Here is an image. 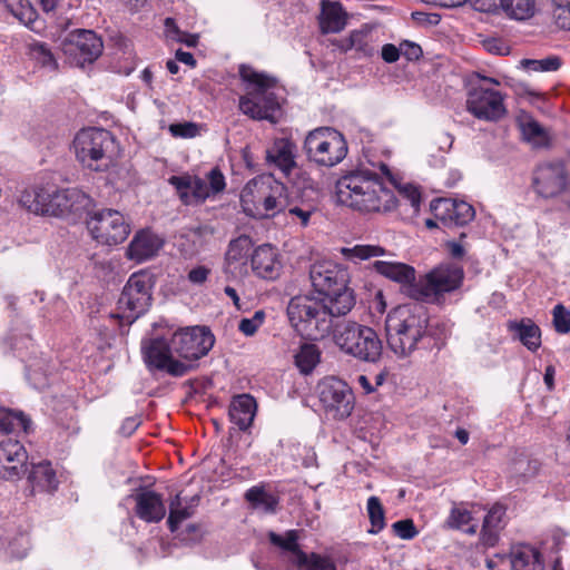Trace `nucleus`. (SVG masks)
Listing matches in <instances>:
<instances>
[{"label": "nucleus", "mask_w": 570, "mask_h": 570, "mask_svg": "<svg viewBox=\"0 0 570 570\" xmlns=\"http://www.w3.org/2000/svg\"><path fill=\"white\" fill-rule=\"evenodd\" d=\"M268 539L272 544L283 549L291 553L289 561L296 566L297 563V554L298 552H303L297 543V532L295 530H291L286 532V537H282L273 531L268 533Z\"/></svg>", "instance_id": "43"}, {"label": "nucleus", "mask_w": 570, "mask_h": 570, "mask_svg": "<svg viewBox=\"0 0 570 570\" xmlns=\"http://www.w3.org/2000/svg\"><path fill=\"white\" fill-rule=\"evenodd\" d=\"M163 246V240L148 230H141L135 235L128 246V257L137 262H144L154 257Z\"/></svg>", "instance_id": "27"}, {"label": "nucleus", "mask_w": 570, "mask_h": 570, "mask_svg": "<svg viewBox=\"0 0 570 570\" xmlns=\"http://www.w3.org/2000/svg\"><path fill=\"white\" fill-rule=\"evenodd\" d=\"M468 2L474 10L490 13L502 8L503 0H468Z\"/></svg>", "instance_id": "64"}, {"label": "nucleus", "mask_w": 570, "mask_h": 570, "mask_svg": "<svg viewBox=\"0 0 570 570\" xmlns=\"http://www.w3.org/2000/svg\"><path fill=\"white\" fill-rule=\"evenodd\" d=\"M4 6L21 23L35 29L38 14L29 0H4Z\"/></svg>", "instance_id": "38"}, {"label": "nucleus", "mask_w": 570, "mask_h": 570, "mask_svg": "<svg viewBox=\"0 0 570 570\" xmlns=\"http://www.w3.org/2000/svg\"><path fill=\"white\" fill-rule=\"evenodd\" d=\"M293 195L294 191H289L273 175H261L246 184L240 200L247 215L263 219L285 213Z\"/></svg>", "instance_id": "3"}, {"label": "nucleus", "mask_w": 570, "mask_h": 570, "mask_svg": "<svg viewBox=\"0 0 570 570\" xmlns=\"http://www.w3.org/2000/svg\"><path fill=\"white\" fill-rule=\"evenodd\" d=\"M554 23L563 30H570V0H551Z\"/></svg>", "instance_id": "50"}, {"label": "nucleus", "mask_w": 570, "mask_h": 570, "mask_svg": "<svg viewBox=\"0 0 570 570\" xmlns=\"http://www.w3.org/2000/svg\"><path fill=\"white\" fill-rule=\"evenodd\" d=\"M569 174L561 161H549L537 166L532 184L538 195L550 198L561 194L568 184Z\"/></svg>", "instance_id": "17"}, {"label": "nucleus", "mask_w": 570, "mask_h": 570, "mask_svg": "<svg viewBox=\"0 0 570 570\" xmlns=\"http://www.w3.org/2000/svg\"><path fill=\"white\" fill-rule=\"evenodd\" d=\"M252 246V239L246 235L230 240L225 254V272L233 273L237 265H245Z\"/></svg>", "instance_id": "33"}, {"label": "nucleus", "mask_w": 570, "mask_h": 570, "mask_svg": "<svg viewBox=\"0 0 570 570\" xmlns=\"http://www.w3.org/2000/svg\"><path fill=\"white\" fill-rule=\"evenodd\" d=\"M367 513L371 522L368 533L376 534L385 527V512L377 497H370L367 500Z\"/></svg>", "instance_id": "45"}, {"label": "nucleus", "mask_w": 570, "mask_h": 570, "mask_svg": "<svg viewBox=\"0 0 570 570\" xmlns=\"http://www.w3.org/2000/svg\"><path fill=\"white\" fill-rule=\"evenodd\" d=\"M303 149L309 161L321 167H334L347 155V142L343 134L331 127L309 131Z\"/></svg>", "instance_id": "8"}, {"label": "nucleus", "mask_w": 570, "mask_h": 570, "mask_svg": "<svg viewBox=\"0 0 570 570\" xmlns=\"http://www.w3.org/2000/svg\"><path fill=\"white\" fill-rule=\"evenodd\" d=\"M318 392H352V387L342 379L330 375L323 377L317 384Z\"/></svg>", "instance_id": "57"}, {"label": "nucleus", "mask_w": 570, "mask_h": 570, "mask_svg": "<svg viewBox=\"0 0 570 570\" xmlns=\"http://www.w3.org/2000/svg\"><path fill=\"white\" fill-rule=\"evenodd\" d=\"M428 324V308L419 301L393 308L385 321L389 346L400 356L409 355L425 335Z\"/></svg>", "instance_id": "2"}, {"label": "nucleus", "mask_w": 570, "mask_h": 570, "mask_svg": "<svg viewBox=\"0 0 570 570\" xmlns=\"http://www.w3.org/2000/svg\"><path fill=\"white\" fill-rule=\"evenodd\" d=\"M352 46H354V50L362 57H372L375 53L370 31H352Z\"/></svg>", "instance_id": "49"}, {"label": "nucleus", "mask_w": 570, "mask_h": 570, "mask_svg": "<svg viewBox=\"0 0 570 570\" xmlns=\"http://www.w3.org/2000/svg\"><path fill=\"white\" fill-rule=\"evenodd\" d=\"M553 326L557 333L567 334L570 332V311L562 304L553 307Z\"/></svg>", "instance_id": "55"}, {"label": "nucleus", "mask_w": 570, "mask_h": 570, "mask_svg": "<svg viewBox=\"0 0 570 570\" xmlns=\"http://www.w3.org/2000/svg\"><path fill=\"white\" fill-rule=\"evenodd\" d=\"M508 331L530 352H537L540 348L541 330L531 318L523 317L520 321H510Z\"/></svg>", "instance_id": "28"}, {"label": "nucleus", "mask_w": 570, "mask_h": 570, "mask_svg": "<svg viewBox=\"0 0 570 570\" xmlns=\"http://www.w3.org/2000/svg\"><path fill=\"white\" fill-rule=\"evenodd\" d=\"M245 499L253 505V508L262 509L264 512L268 513L275 512L278 505V499L274 494L268 493L263 488L258 487L248 489L245 493Z\"/></svg>", "instance_id": "40"}, {"label": "nucleus", "mask_w": 570, "mask_h": 570, "mask_svg": "<svg viewBox=\"0 0 570 570\" xmlns=\"http://www.w3.org/2000/svg\"><path fill=\"white\" fill-rule=\"evenodd\" d=\"M226 188L225 176L218 167L213 168L205 179V193L208 194V198L220 194Z\"/></svg>", "instance_id": "51"}, {"label": "nucleus", "mask_w": 570, "mask_h": 570, "mask_svg": "<svg viewBox=\"0 0 570 570\" xmlns=\"http://www.w3.org/2000/svg\"><path fill=\"white\" fill-rule=\"evenodd\" d=\"M136 514L148 523H157L166 515V507L163 497L149 490H142L135 497Z\"/></svg>", "instance_id": "25"}, {"label": "nucleus", "mask_w": 570, "mask_h": 570, "mask_svg": "<svg viewBox=\"0 0 570 570\" xmlns=\"http://www.w3.org/2000/svg\"><path fill=\"white\" fill-rule=\"evenodd\" d=\"M541 463L525 454H518L511 462L510 471L515 478L530 479L537 475Z\"/></svg>", "instance_id": "42"}, {"label": "nucleus", "mask_w": 570, "mask_h": 570, "mask_svg": "<svg viewBox=\"0 0 570 570\" xmlns=\"http://www.w3.org/2000/svg\"><path fill=\"white\" fill-rule=\"evenodd\" d=\"M394 533L404 540L413 539L417 534V530L412 519H404L392 524Z\"/></svg>", "instance_id": "60"}, {"label": "nucleus", "mask_w": 570, "mask_h": 570, "mask_svg": "<svg viewBox=\"0 0 570 570\" xmlns=\"http://www.w3.org/2000/svg\"><path fill=\"white\" fill-rule=\"evenodd\" d=\"M335 344L346 354L375 363L382 355V342L376 332L356 322L337 324L333 330Z\"/></svg>", "instance_id": "7"}, {"label": "nucleus", "mask_w": 570, "mask_h": 570, "mask_svg": "<svg viewBox=\"0 0 570 570\" xmlns=\"http://www.w3.org/2000/svg\"><path fill=\"white\" fill-rule=\"evenodd\" d=\"M400 48L401 55L405 57L409 61H416L423 55L421 46L410 40L402 41L400 43Z\"/></svg>", "instance_id": "62"}, {"label": "nucleus", "mask_w": 570, "mask_h": 570, "mask_svg": "<svg viewBox=\"0 0 570 570\" xmlns=\"http://www.w3.org/2000/svg\"><path fill=\"white\" fill-rule=\"evenodd\" d=\"M323 304L326 306V311L330 320L333 322V317L344 316L351 312L355 305V296L353 289L347 284H344L343 288L338 287V291H334L322 297Z\"/></svg>", "instance_id": "29"}, {"label": "nucleus", "mask_w": 570, "mask_h": 570, "mask_svg": "<svg viewBox=\"0 0 570 570\" xmlns=\"http://www.w3.org/2000/svg\"><path fill=\"white\" fill-rule=\"evenodd\" d=\"M104 43L92 30L78 29L70 32L61 42L62 52L79 66L91 63L102 53Z\"/></svg>", "instance_id": "13"}, {"label": "nucleus", "mask_w": 570, "mask_h": 570, "mask_svg": "<svg viewBox=\"0 0 570 570\" xmlns=\"http://www.w3.org/2000/svg\"><path fill=\"white\" fill-rule=\"evenodd\" d=\"M336 196L341 204L364 213L390 212L397 203L393 190L368 169H357L341 177L336 183Z\"/></svg>", "instance_id": "1"}, {"label": "nucleus", "mask_w": 570, "mask_h": 570, "mask_svg": "<svg viewBox=\"0 0 570 570\" xmlns=\"http://www.w3.org/2000/svg\"><path fill=\"white\" fill-rule=\"evenodd\" d=\"M522 132L527 140L538 147H547L550 142L547 130L535 120H529L522 125Z\"/></svg>", "instance_id": "46"}, {"label": "nucleus", "mask_w": 570, "mask_h": 570, "mask_svg": "<svg viewBox=\"0 0 570 570\" xmlns=\"http://www.w3.org/2000/svg\"><path fill=\"white\" fill-rule=\"evenodd\" d=\"M144 360L148 367L166 371L174 376H181L191 367L181 361L174 360L171 341L167 342L163 337L151 338L142 343L141 346Z\"/></svg>", "instance_id": "15"}, {"label": "nucleus", "mask_w": 570, "mask_h": 570, "mask_svg": "<svg viewBox=\"0 0 570 570\" xmlns=\"http://www.w3.org/2000/svg\"><path fill=\"white\" fill-rule=\"evenodd\" d=\"M502 10L515 20H527L534 16V0H503Z\"/></svg>", "instance_id": "41"}, {"label": "nucleus", "mask_w": 570, "mask_h": 570, "mask_svg": "<svg viewBox=\"0 0 570 570\" xmlns=\"http://www.w3.org/2000/svg\"><path fill=\"white\" fill-rule=\"evenodd\" d=\"M49 197L45 206V215L57 217L81 216L92 204V199L77 188H48Z\"/></svg>", "instance_id": "14"}, {"label": "nucleus", "mask_w": 570, "mask_h": 570, "mask_svg": "<svg viewBox=\"0 0 570 570\" xmlns=\"http://www.w3.org/2000/svg\"><path fill=\"white\" fill-rule=\"evenodd\" d=\"M309 278L314 289L324 297L338 287L343 288L348 283V273L333 262L323 261L311 266Z\"/></svg>", "instance_id": "18"}, {"label": "nucleus", "mask_w": 570, "mask_h": 570, "mask_svg": "<svg viewBox=\"0 0 570 570\" xmlns=\"http://www.w3.org/2000/svg\"><path fill=\"white\" fill-rule=\"evenodd\" d=\"M505 509L501 504H495L484 517L481 530V540L484 546L494 547L499 540V531L502 528V518Z\"/></svg>", "instance_id": "34"}, {"label": "nucleus", "mask_w": 570, "mask_h": 570, "mask_svg": "<svg viewBox=\"0 0 570 570\" xmlns=\"http://www.w3.org/2000/svg\"><path fill=\"white\" fill-rule=\"evenodd\" d=\"M151 284L146 274L135 273L127 281L118 299L117 317L134 323L151 304Z\"/></svg>", "instance_id": "9"}, {"label": "nucleus", "mask_w": 570, "mask_h": 570, "mask_svg": "<svg viewBox=\"0 0 570 570\" xmlns=\"http://www.w3.org/2000/svg\"><path fill=\"white\" fill-rule=\"evenodd\" d=\"M266 160L278 167L285 175H289L296 166L294 144L286 139L275 141L273 147L267 150Z\"/></svg>", "instance_id": "31"}, {"label": "nucleus", "mask_w": 570, "mask_h": 570, "mask_svg": "<svg viewBox=\"0 0 570 570\" xmlns=\"http://www.w3.org/2000/svg\"><path fill=\"white\" fill-rule=\"evenodd\" d=\"M512 570H543L539 551L530 546H519L511 552Z\"/></svg>", "instance_id": "35"}, {"label": "nucleus", "mask_w": 570, "mask_h": 570, "mask_svg": "<svg viewBox=\"0 0 570 570\" xmlns=\"http://www.w3.org/2000/svg\"><path fill=\"white\" fill-rule=\"evenodd\" d=\"M295 365L302 374H309L320 363L321 352L315 344L305 343L295 354Z\"/></svg>", "instance_id": "37"}, {"label": "nucleus", "mask_w": 570, "mask_h": 570, "mask_svg": "<svg viewBox=\"0 0 570 570\" xmlns=\"http://www.w3.org/2000/svg\"><path fill=\"white\" fill-rule=\"evenodd\" d=\"M73 149L82 166L95 171H104L115 160L116 139L106 129L86 128L76 135Z\"/></svg>", "instance_id": "6"}, {"label": "nucleus", "mask_w": 570, "mask_h": 570, "mask_svg": "<svg viewBox=\"0 0 570 570\" xmlns=\"http://www.w3.org/2000/svg\"><path fill=\"white\" fill-rule=\"evenodd\" d=\"M257 411V402L252 394H235L230 401L228 415L240 431L248 430Z\"/></svg>", "instance_id": "26"}, {"label": "nucleus", "mask_w": 570, "mask_h": 570, "mask_svg": "<svg viewBox=\"0 0 570 570\" xmlns=\"http://www.w3.org/2000/svg\"><path fill=\"white\" fill-rule=\"evenodd\" d=\"M472 521L471 512L461 507H453L450 515L445 521V527L449 529H463Z\"/></svg>", "instance_id": "53"}, {"label": "nucleus", "mask_w": 570, "mask_h": 570, "mask_svg": "<svg viewBox=\"0 0 570 570\" xmlns=\"http://www.w3.org/2000/svg\"><path fill=\"white\" fill-rule=\"evenodd\" d=\"M318 23L322 33H337L342 31L346 24V16L342 6L337 2L323 0Z\"/></svg>", "instance_id": "30"}, {"label": "nucleus", "mask_w": 570, "mask_h": 570, "mask_svg": "<svg viewBox=\"0 0 570 570\" xmlns=\"http://www.w3.org/2000/svg\"><path fill=\"white\" fill-rule=\"evenodd\" d=\"M48 197V188L33 187L21 193L19 203L29 212L45 215V206Z\"/></svg>", "instance_id": "36"}, {"label": "nucleus", "mask_w": 570, "mask_h": 570, "mask_svg": "<svg viewBox=\"0 0 570 570\" xmlns=\"http://www.w3.org/2000/svg\"><path fill=\"white\" fill-rule=\"evenodd\" d=\"M500 91L482 87L472 88L466 98V110L475 118L487 121H498L507 114Z\"/></svg>", "instance_id": "16"}, {"label": "nucleus", "mask_w": 570, "mask_h": 570, "mask_svg": "<svg viewBox=\"0 0 570 570\" xmlns=\"http://www.w3.org/2000/svg\"><path fill=\"white\" fill-rule=\"evenodd\" d=\"M169 184L176 189L180 202L186 206L202 205L208 198L205 179L195 175L171 176Z\"/></svg>", "instance_id": "22"}, {"label": "nucleus", "mask_w": 570, "mask_h": 570, "mask_svg": "<svg viewBox=\"0 0 570 570\" xmlns=\"http://www.w3.org/2000/svg\"><path fill=\"white\" fill-rule=\"evenodd\" d=\"M521 65L531 71H556L560 68L561 60L559 57L551 56L541 60L523 59Z\"/></svg>", "instance_id": "52"}, {"label": "nucleus", "mask_w": 570, "mask_h": 570, "mask_svg": "<svg viewBox=\"0 0 570 570\" xmlns=\"http://www.w3.org/2000/svg\"><path fill=\"white\" fill-rule=\"evenodd\" d=\"M4 420L8 421L10 428L8 431H13L16 429H21L23 432L28 433L31 429V420L23 412L17 410H8Z\"/></svg>", "instance_id": "56"}, {"label": "nucleus", "mask_w": 570, "mask_h": 570, "mask_svg": "<svg viewBox=\"0 0 570 570\" xmlns=\"http://www.w3.org/2000/svg\"><path fill=\"white\" fill-rule=\"evenodd\" d=\"M394 187L397 188L400 195L410 203L413 213L416 214L420 210L421 204V193L419 188L412 184L399 185L397 183H395Z\"/></svg>", "instance_id": "58"}, {"label": "nucleus", "mask_w": 570, "mask_h": 570, "mask_svg": "<svg viewBox=\"0 0 570 570\" xmlns=\"http://www.w3.org/2000/svg\"><path fill=\"white\" fill-rule=\"evenodd\" d=\"M215 337L205 326H194L177 331L171 337L175 354L186 361H196L213 348Z\"/></svg>", "instance_id": "12"}, {"label": "nucleus", "mask_w": 570, "mask_h": 570, "mask_svg": "<svg viewBox=\"0 0 570 570\" xmlns=\"http://www.w3.org/2000/svg\"><path fill=\"white\" fill-rule=\"evenodd\" d=\"M265 314L263 311L255 312L254 316L252 318H243L239 322L238 330L247 335L252 336L256 333L258 327L263 324Z\"/></svg>", "instance_id": "59"}, {"label": "nucleus", "mask_w": 570, "mask_h": 570, "mask_svg": "<svg viewBox=\"0 0 570 570\" xmlns=\"http://www.w3.org/2000/svg\"><path fill=\"white\" fill-rule=\"evenodd\" d=\"M315 209L316 207L312 202L299 200L296 193H294L288 202V207H286V212L292 218V222H298L303 227L308 225L309 218Z\"/></svg>", "instance_id": "39"}, {"label": "nucleus", "mask_w": 570, "mask_h": 570, "mask_svg": "<svg viewBox=\"0 0 570 570\" xmlns=\"http://www.w3.org/2000/svg\"><path fill=\"white\" fill-rule=\"evenodd\" d=\"M33 491L52 492L58 488V480L50 462L33 464L28 475Z\"/></svg>", "instance_id": "32"}, {"label": "nucleus", "mask_w": 570, "mask_h": 570, "mask_svg": "<svg viewBox=\"0 0 570 570\" xmlns=\"http://www.w3.org/2000/svg\"><path fill=\"white\" fill-rule=\"evenodd\" d=\"M464 279L462 266L456 264H442L428 273L419 287L410 289V297L424 301L431 296L442 295L461 287Z\"/></svg>", "instance_id": "10"}, {"label": "nucleus", "mask_w": 570, "mask_h": 570, "mask_svg": "<svg viewBox=\"0 0 570 570\" xmlns=\"http://www.w3.org/2000/svg\"><path fill=\"white\" fill-rule=\"evenodd\" d=\"M252 269L256 276L274 281L279 277L282 263L277 249L269 244L258 246L250 256Z\"/></svg>", "instance_id": "23"}, {"label": "nucleus", "mask_w": 570, "mask_h": 570, "mask_svg": "<svg viewBox=\"0 0 570 570\" xmlns=\"http://www.w3.org/2000/svg\"><path fill=\"white\" fill-rule=\"evenodd\" d=\"M165 28L169 39L185 43L187 47L197 46L198 36L179 30L173 18H166Z\"/></svg>", "instance_id": "48"}, {"label": "nucleus", "mask_w": 570, "mask_h": 570, "mask_svg": "<svg viewBox=\"0 0 570 570\" xmlns=\"http://www.w3.org/2000/svg\"><path fill=\"white\" fill-rule=\"evenodd\" d=\"M238 72L247 85L246 94L239 98L240 111L253 119L274 121L275 112L281 106L276 95L269 89L275 87L276 79L247 65H240Z\"/></svg>", "instance_id": "4"}, {"label": "nucleus", "mask_w": 570, "mask_h": 570, "mask_svg": "<svg viewBox=\"0 0 570 570\" xmlns=\"http://www.w3.org/2000/svg\"><path fill=\"white\" fill-rule=\"evenodd\" d=\"M32 53L42 66L56 67V60L51 51L43 43H36L32 48Z\"/></svg>", "instance_id": "63"}, {"label": "nucleus", "mask_w": 570, "mask_h": 570, "mask_svg": "<svg viewBox=\"0 0 570 570\" xmlns=\"http://www.w3.org/2000/svg\"><path fill=\"white\" fill-rule=\"evenodd\" d=\"M169 132L176 138H194L200 134V126L193 121L170 124Z\"/></svg>", "instance_id": "54"}, {"label": "nucleus", "mask_w": 570, "mask_h": 570, "mask_svg": "<svg viewBox=\"0 0 570 570\" xmlns=\"http://www.w3.org/2000/svg\"><path fill=\"white\" fill-rule=\"evenodd\" d=\"M431 210L438 219L451 222L458 226H463L474 218V208L466 202H456L453 199L440 198L430 204Z\"/></svg>", "instance_id": "21"}, {"label": "nucleus", "mask_w": 570, "mask_h": 570, "mask_svg": "<svg viewBox=\"0 0 570 570\" xmlns=\"http://www.w3.org/2000/svg\"><path fill=\"white\" fill-rule=\"evenodd\" d=\"M342 253L348 259L364 261L384 255L385 249L377 245H355L352 248H343Z\"/></svg>", "instance_id": "47"}, {"label": "nucleus", "mask_w": 570, "mask_h": 570, "mask_svg": "<svg viewBox=\"0 0 570 570\" xmlns=\"http://www.w3.org/2000/svg\"><path fill=\"white\" fill-rule=\"evenodd\" d=\"M87 227L94 239L107 246L125 242L130 234L125 216L111 208L94 212L87 219Z\"/></svg>", "instance_id": "11"}, {"label": "nucleus", "mask_w": 570, "mask_h": 570, "mask_svg": "<svg viewBox=\"0 0 570 570\" xmlns=\"http://www.w3.org/2000/svg\"><path fill=\"white\" fill-rule=\"evenodd\" d=\"M286 312L291 325L305 338L316 341L332 332L333 323L322 298L311 295L294 296L289 299Z\"/></svg>", "instance_id": "5"}, {"label": "nucleus", "mask_w": 570, "mask_h": 570, "mask_svg": "<svg viewBox=\"0 0 570 570\" xmlns=\"http://www.w3.org/2000/svg\"><path fill=\"white\" fill-rule=\"evenodd\" d=\"M194 514V510L191 509V507H181L180 509H178L176 512H173V513H169V517H168V520H167V524H168V528L171 532H176L179 528V524L190 518L191 515Z\"/></svg>", "instance_id": "61"}, {"label": "nucleus", "mask_w": 570, "mask_h": 570, "mask_svg": "<svg viewBox=\"0 0 570 570\" xmlns=\"http://www.w3.org/2000/svg\"><path fill=\"white\" fill-rule=\"evenodd\" d=\"M373 267L382 276L404 287L407 296H410V289L412 287L420 286V283H416V272L414 267L405 263L376 261Z\"/></svg>", "instance_id": "24"}, {"label": "nucleus", "mask_w": 570, "mask_h": 570, "mask_svg": "<svg viewBox=\"0 0 570 570\" xmlns=\"http://www.w3.org/2000/svg\"><path fill=\"white\" fill-rule=\"evenodd\" d=\"M305 403L318 406L327 416L335 420L347 417L354 407L353 394H307Z\"/></svg>", "instance_id": "20"}, {"label": "nucleus", "mask_w": 570, "mask_h": 570, "mask_svg": "<svg viewBox=\"0 0 570 570\" xmlns=\"http://www.w3.org/2000/svg\"><path fill=\"white\" fill-rule=\"evenodd\" d=\"M28 453L17 440L7 439L0 442V476L6 480H18L26 472Z\"/></svg>", "instance_id": "19"}, {"label": "nucleus", "mask_w": 570, "mask_h": 570, "mask_svg": "<svg viewBox=\"0 0 570 570\" xmlns=\"http://www.w3.org/2000/svg\"><path fill=\"white\" fill-rule=\"evenodd\" d=\"M296 568L298 570H336L335 563L317 553L298 552Z\"/></svg>", "instance_id": "44"}]
</instances>
